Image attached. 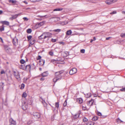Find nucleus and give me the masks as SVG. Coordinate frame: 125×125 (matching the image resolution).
I'll list each match as a JSON object with an SVG mask.
<instances>
[{"label":"nucleus","mask_w":125,"mask_h":125,"mask_svg":"<svg viewBox=\"0 0 125 125\" xmlns=\"http://www.w3.org/2000/svg\"><path fill=\"white\" fill-rule=\"evenodd\" d=\"M27 103L24 101H23L22 102V109L24 110H26L28 108L27 104L29 105L31 104V103H29V102H30V100H28L27 101Z\"/></svg>","instance_id":"obj_1"},{"label":"nucleus","mask_w":125,"mask_h":125,"mask_svg":"<svg viewBox=\"0 0 125 125\" xmlns=\"http://www.w3.org/2000/svg\"><path fill=\"white\" fill-rule=\"evenodd\" d=\"M43 34H44V38L45 39L47 38H51L52 37V34L50 32H45L43 33Z\"/></svg>","instance_id":"obj_2"},{"label":"nucleus","mask_w":125,"mask_h":125,"mask_svg":"<svg viewBox=\"0 0 125 125\" xmlns=\"http://www.w3.org/2000/svg\"><path fill=\"white\" fill-rule=\"evenodd\" d=\"M64 77L61 75H60L58 76H55V77L53 79V81L54 83L56 82L58 80H60L62 79H63Z\"/></svg>","instance_id":"obj_3"},{"label":"nucleus","mask_w":125,"mask_h":125,"mask_svg":"<svg viewBox=\"0 0 125 125\" xmlns=\"http://www.w3.org/2000/svg\"><path fill=\"white\" fill-rule=\"evenodd\" d=\"M4 49L8 53H10L11 52V49L7 45H4Z\"/></svg>","instance_id":"obj_4"},{"label":"nucleus","mask_w":125,"mask_h":125,"mask_svg":"<svg viewBox=\"0 0 125 125\" xmlns=\"http://www.w3.org/2000/svg\"><path fill=\"white\" fill-rule=\"evenodd\" d=\"M33 115L35 118H39L40 117V114L38 112H34L33 113Z\"/></svg>","instance_id":"obj_5"},{"label":"nucleus","mask_w":125,"mask_h":125,"mask_svg":"<svg viewBox=\"0 0 125 125\" xmlns=\"http://www.w3.org/2000/svg\"><path fill=\"white\" fill-rule=\"evenodd\" d=\"M77 72L76 69L75 68H73L70 70L69 73L70 75H73L76 73Z\"/></svg>","instance_id":"obj_6"},{"label":"nucleus","mask_w":125,"mask_h":125,"mask_svg":"<svg viewBox=\"0 0 125 125\" xmlns=\"http://www.w3.org/2000/svg\"><path fill=\"white\" fill-rule=\"evenodd\" d=\"M9 122L10 125H16V121L14 120L12 118L10 119Z\"/></svg>","instance_id":"obj_7"},{"label":"nucleus","mask_w":125,"mask_h":125,"mask_svg":"<svg viewBox=\"0 0 125 125\" xmlns=\"http://www.w3.org/2000/svg\"><path fill=\"white\" fill-rule=\"evenodd\" d=\"M94 101V100L93 99H91V100L87 102V105L89 106H92L93 105Z\"/></svg>","instance_id":"obj_8"},{"label":"nucleus","mask_w":125,"mask_h":125,"mask_svg":"<svg viewBox=\"0 0 125 125\" xmlns=\"http://www.w3.org/2000/svg\"><path fill=\"white\" fill-rule=\"evenodd\" d=\"M14 75L15 77L17 79H19L20 78V74L19 72H14Z\"/></svg>","instance_id":"obj_9"},{"label":"nucleus","mask_w":125,"mask_h":125,"mask_svg":"<svg viewBox=\"0 0 125 125\" xmlns=\"http://www.w3.org/2000/svg\"><path fill=\"white\" fill-rule=\"evenodd\" d=\"M80 115V113H76L73 116V117L72 118L73 120H74L77 119L79 117Z\"/></svg>","instance_id":"obj_10"},{"label":"nucleus","mask_w":125,"mask_h":125,"mask_svg":"<svg viewBox=\"0 0 125 125\" xmlns=\"http://www.w3.org/2000/svg\"><path fill=\"white\" fill-rule=\"evenodd\" d=\"M45 61L44 60L41 59L39 62V63L41 66L43 65L45 63Z\"/></svg>","instance_id":"obj_11"},{"label":"nucleus","mask_w":125,"mask_h":125,"mask_svg":"<svg viewBox=\"0 0 125 125\" xmlns=\"http://www.w3.org/2000/svg\"><path fill=\"white\" fill-rule=\"evenodd\" d=\"M0 23L3 24V25H9V23L8 21H1Z\"/></svg>","instance_id":"obj_12"},{"label":"nucleus","mask_w":125,"mask_h":125,"mask_svg":"<svg viewBox=\"0 0 125 125\" xmlns=\"http://www.w3.org/2000/svg\"><path fill=\"white\" fill-rule=\"evenodd\" d=\"M45 23V22L44 21H42L40 23H38L36 24V25L38 27H40L41 26L43 25Z\"/></svg>","instance_id":"obj_13"},{"label":"nucleus","mask_w":125,"mask_h":125,"mask_svg":"<svg viewBox=\"0 0 125 125\" xmlns=\"http://www.w3.org/2000/svg\"><path fill=\"white\" fill-rule=\"evenodd\" d=\"M63 73V71H62L56 72L55 73V76H58L60 75H61Z\"/></svg>","instance_id":"obj_14"},{"label":"nucleus","mask_w":125,"mask_h":125,"mask_svg":"<svg viewBox=\"0 0 125 125\" xmlns=\"http://www.w3.org/2000/svg\"><path fill=\"white\" fill-rule=\"evenodd\" d=\"M19 15V14H16L14 15H12V17H10V19L12 20L15 19L18 17Z\"/></svg>","instance_id":"obj_15"},{"label":"nucleus","mask_w":125,"mask_h":125,"mask_svg":"<svg viewBox=\"0 0 125 125\" xmlns=\"http://www.w3.org/2000/svg\"><path fill=\"white\" fill-rule=\"evenodd\" d=\"M44 35L43 34V33L40 36H39L38 37V38L39 40H42L43 39H44L45 38H44Z\"/></svg>","instance_id":"obj_16"},{"label":"nucleus","mask_w":125,"mask_h":125,"mask_svg":"<svg viewBox=\"0 0 125 125\" xmlns=\"http://www.w3.org/2000/svg\"><path fill=\"white\" fill-rule=\"evenodd\" d=\"M9 1L10 3H11L14 4H15L17 2V1L16 0H9Z\"/></svg>","instance_id":"obj_17"},{"label":"nucleus","mask_w":125,"mask_h":125,"mask_svg":"<svg viewBox=\"0 0 125 125\" xmlns=\"http://www.w3.org/2000/svg\"><path fill=\"white\" fill-rule=\"evenodd\" d=\"M48 75V73L47 72H44L43 73L42 75L43 77H45L47 76Z\"/></svg>","instance_id":"obj_18"},{"label":"nucleus","mask_w":125,"mask_h":125,"mask_svg":"<svg viewBox=\"0 0 125 125\" xmlns=\"http://www.w3.org/2000/svg\"><path fill=\"white\" fill-rule=\"evenodd\" d=\"M106 3L107 4L110 5L112 3V0H108L105 1Z\"/></svg>","instance_id":"obj_19"},{"label":"nucleus","mask_w":125,"mask_h":125,"mask_svg":"<svg viewBox=\"0 0 125 125\" xmlns=\"http://www.w3.org/2000/svg\"><path fill=\"white\" fill-rule=\"evenodd\" d=\"M31 69V66L30 65H27L25 67V70L27 69L29 70L30 71Z\"/></svg>","instance_id":"obj_20"},{"label":"nucleus","mask_w":125,"mask_h":125,"mask_svg":"<svg viewBox=\"0 0 125 125\" xmlns=\"http://www.w3.org/2000/svg\"><path fill=\"white\" fill-rule=\"evenodd\" d=\"M35 42V39H32L30 41V43L31 44H33Z\"/></svg>","instance_id":"obj_21"},{"label":"nucleus","mask_w":125,"mask_h":125,"mask_svg":"<svg viewBox=\"0 0 125 125\" xmlns=\"http://www.w3.org/2000/svg\"><path fill=\"white\" fill-rule=\"evenodd\" d=\"M77 101L80 104L82 103L83 102V99L81 98L77 99Z\"/></svg>","instance_id":"obj_22"},{"label":"nucleus","mask_w":125,"mask_h":125,"mask_svg":"<svg viewBox=\"0 0 125 125\" xmlns=\"http://www.w3.org/2000/svg\"><path fill=\"white\" fill-rule=\"evenodd\" d=\"M72 33V31L71 30L68 31L66 32V34L68 35H71Z\"/></svg>","instance_id":"obj_23"},{"label":"nucleus","mask_w":125,"mask_h":125,"mask_svg":"<svg viewBox=\"0 0 125 125\" xmlns=\"http://www.w3.org/2000/svg\"><path fill=\"white\" fill-rule=\"evenodd\" d=\"M55 107L57 108V109L58 108L59 106V103L58 102H56L55 103Z\"/></svg>","instance_id":"obj_24"},{"label":"nucleus","mask_w":125,"mask_h":125,"mask_svg":"<svg viewBox=\"0 0 125 125\" xmlns=\"http://www.w3.org/2000/svg\"><path fill=\"white\" fill-rule=\"evenodd\" d=\"M63 10L62 8H56L54 9L53 11H60L62 10Z\"/></svg>","instance_id":"obj_25"},{"label":"nucleus","mask_w":125,"mask_h":125,"mask_svg":"<svg viewBox=\"0 0 125 125\" xmlns=\"http://www.w3.org/2000/svg\"><path fill=\"white\" fill-rule=\"evenodd\" d=\"M98 119V118L97 117L94 116L92 118V120L93 121H96Z\"/></svg>","instance_id":"obj_26"},{"label":"nucleus","mask_w":125,"mask_h":125,"mask_svg":"<svg viewBox=\"0 0 125 125\" xmlns=\"http://www.w3.org/2000/svg\"><path fill=\"white\" fill-rule=\"evenodd\" d=\"M91 96V94L90 93H88L86 95H85L86 98H88L90 97Z\"/></svg>","instance_id":"obj_27"},{"label":"nucleus","mask_w":125,"mask_h":125,"mask_svg":"<svg viewBox=\"0 0 125 125\" xmlns=\"http://www.w3.org/2000/svg\"><path fill=\"white\" fill-rule=\"evenodd\" d=\"M4 26L3 25H2L1 26V28H0V31H3L4 30Z\"/></svg>","instance_id":"obj_28"},{"label":"nucleus","mask_w":125,"mask_h":125,"mask_svg":"<svg viewBox=\"0 0 125 125\" xmlns=\"http://www.w3.org/2000/svg\"><path fill=\"white\" fill-rule=\"evenodd\" d=\"M25 65H21L20 66V68L24 70L25 68Z\"/></svg>","instance_id":"obj_29"},{"label":"nucleus","mask_w":125,"mask_h":125,"mask_svg":"<svg viewBox=\"0 0 125 125\" xmlns=\"http://www.w3.org/2000/svg\"><path fill=\"white\" fill-rule=\"evenodd\" d=\"M32 31V30L31 29H28L27 30V32L28 33H31Z\"/></svg>","instance_id":"obj_30"},{"label":"nucleus","mask_w":125,"mask_h":125,"mask_svg":"<svg viewBox=\"0 0 125 125\" xmlns=\"http://www.w3.org/2000/svg\"><path fill=\"white\" fill-rule=\"evenodd\" d=\"M61 31V30L59 29H57L52 30L53 31L59 32Z\"/></svg>","instance_id":"obj_31"},{"label":"nucleus","mask_w":125,"mask_h":125,"mask_svg":"<svg viewBox=\"0 0 125 125\" xmlns=\"http://www.w3.org/2000/svg\"><path fill=\"white\" fill-rule=\"evenodd\" d=\"M27 94L25 92H23L22 94V97H25L27 96Z\"/></svg>","instance_id":"obj_32"},{"label":"nucleus","mask_w":125,"mask_h":125,"mask_svg":"<svg viewBox=\"0 0 125 125\" xmlns=\"http://www.w3.org/2000/svg\"><path fill=\"white\" fill-rule=\"evenodd\" d=\"M32 36L31 35H30L29 36H28L27 37V38H28V41H30L31 39L32 38Z\"/></svg>","instance_id":"obj_33"},{"label":"nucleus","mask_w":125,"mask_h":125,"mask_svg":"<svg viewBox=\"0 0 125 125\" xmlns=\"http://www.w3.org/2000/svg\"><path fill=\"white\" fill-rule=\"evenodd\" d=\"M87 125H94V123L93 122H90L87 123Z\"/></svg>","instance_id":"obj_34"},{"label":"nucleus","mask_w":125,"mask_h":125,"mask_svg":"<svg viewBox=\"0 0 125 125\" xmlns=\"http://www.w3.org/2000/svg\"><path fill=\"white\" fill-rule=\"evenodd\" d=\"M24 84L23 83H22L21 85V87L20 88L21 89H23L24 88Z\"/></svg>","instance_id":"obj_35"},{"label":"nucleus","mask_w":125,"mask_h":125,"mask_svg":"<svg viewBox=\"0 0 125 125\" xmlns=\"http://www.w3.org/2000/svg\"><path fill=\"white\" fill-rule=\"evenodd\" d=\"M25 62V61L23 59H21L20 60V62L22 64L24 63Z\"/></svg>","instance_id":"obj_36"},{"label":"nucleus","mask_w":125,"mask_h":125,"mask_svg":"<svg viewBox=\"0 0 125 125\" xmlns=\"http://www.w3.org/2000/svg\"><path fill=\"white\" fill-rule=\"evenodd\" d=\"M67 100H66L64 103L63 105L64 106H66L67 105Z\"/></svg>","instance_id":"obj_37"},{"label":"nucleus","mask_w":125,"mask_h":125,"mask_svg":"<svg viewBox=\"0 0 125 125\" xmlns=\"http://www.w3.org/2000/svg\"><path fill=\"white\" fill-rule=\"evenodd\" d=\"M88 121V119L84 117L83 119V121L84 122H86Z\"/></svg>","instance_id":"obj_38"},{"label":"nucleus","mask_w":125,"mask_h":125,"mask_svg":"<svg viewBox=\"0 0 125 125\" xmlns=\"http://www.w3.org/2000/svg\"><path fill=\"white\" fill-rule=\"evenodd\" d=\"M120 91L122 92H125V87L120 89Z\"/></svg>","instance_id":"obj_39"},{"label":"nucleus","mask_w":125,"mask_h":125,"mask_svg":"<svg viewBox=\"0 0 125 125\" xmlns=\"http://www.w3.org/2000/svg\"><path fill=\"white\" fill-rule=\"evenodd\" d=\"M97 114L98 116H101L102 115L101 113L99 112H97Z\"/></svg>","instance_id":"obj_40"},{"label":"nucleus","mask_w":125,"mask_h":125,"mask_svg":"<svg viewBox=\"0 0 125 125\" xmlns=\"http://www.w3.org/2000/svg\"><path fill=\"white\" fill-rule=\"evenodd\" d=\"M117 13V12L116 11L114 10L112 12H111L110 13V14H116Z\"/></svg>","instance_id":"obj_41"},{"label":"nucleus","mask_w":125,"mask_h":125,"mask_svg":"<svg viewBox=\"0 0 125 125\" xmlns=\"http://www.w3.org/2000/svg\"><path fill=\"white\" fill-rule=\"evenodd\" d=\"M83 109L84 110H87V108L86 106H83Z\"/></svg>","instance_id":"obj_42"},{"label":"nucleus","mask_w":125,"mask_h":125,"mask_svg":"<svg viewBox=\"0 0 125 125\" xmlns=\"http://www.w3.org/2000/svg\"><path fill=\"white\" fill-rule=\"evenodd\" d=\"M23 19L25 21H27L28 20V19L26 17H24L23 18Z\"/></svg>","instance_id":"obj_43"},{"label":"nucleus","mask_w":125,"mask_h":125,"mask_svg":"<svg viewBox=\"0 0 125 125\" xmlns=\"http://www.w3.org/2000/svg\"><path fill=\"white\" fill-rule=\"evenodd\" d=\"M49 53L50 55L51 56H52L53 54V52L52 51H50L49 52Z\"/></svg>","instance_id":"obj_44"},{"label":"nucleus","mask_w":125,"mask_h":125,"mask_svg":"<svg viewBox=\"0 0 125 125\" xmlns=\"http://www.w3.org/2000/svg\"><path fill=\"white\" fill-rule=\"evenodd\" d=\"M51 41L53 42H55L56 41V39H52Z\"/></svg>","instance_id":"obj_45"},{"label":"nucleus","mask_w":125,"mask_h":125,"mask_svg":"<svg viewBox=\"0 0 125 125\" xmlns=\"http://www.w3.org/2000/svg\"><path fill=\"white\" fill-rule=\"evenodd\" d=\"M28 79V78H23V82H24V83H25L27 81V80Z\"/></svg>","instance_id":"obj_46"},{"label":"nucleus","mask_w":125,"mask_h":125,"mask_svg":"<svg viewBox=\"0 0 125 125\" xmlns=\"http://www.w3.org/2000/svg\"><path fill=\"white\" fill-rule=\"evenodd\" d=\"M117 122H118V123H120V121H121V120L119 118H118L116 120Z\"/></svg>","instance_id":"obj_47"},{"label":"nucleus","mask_w":125,"mask_h":125,"mask_svg":"<svg viewBox=\"0 0 125 125\" xmlns=\"http://www.w3.org/2000/svg\"><path fill=\"white\" fill-rule=\"evenodd\" d=\"M117 122H118V123H120V121H121V120L119 118H118L116 120Z\"/></svg>","instance_id":"obj_48"},{"label":"nucleus","mask_w":125,"mask_h":125,"mask_svg":"<svg viewBox=\"0 0 125 125\" xmlns=\"http://www.w3.org/2000/svg\"><path fill=\"white\" fill-rule=\"evenodd\" d=\"M41 57L40 55H39L38 56V58H37V60H40L41 59Z\"/></svg>","instance_id":"obj_49"},{"label":"nucleus","mask_w":125,"mask_h":125,"mask_svg":"<svg viewBox=\"0 0 125 125\" xmlns=\"http://www.w3.org/2000/svg\"><path fill=\"white\" fill-rule=\"evenodd\" d=\"M80 52L82 53H84L85 52V50L84 49H82L81 50Z\"/></svg>","instance_id":"obj_50"},{"label":"nucleus","mask_w":125,"mask_h":125,"mask_svg":"<svg viewBox=\"0 0 125 125\" xmlns=\"http://www.w3.org/2000/svg\"><path fill=\"white\" fill-rule=\"evenodd\" d=\"M52 18H56L57 19V20H60V18L59 17H52Z\"/></svg>","instance_id":"obj_51"},{"label":"nucleus","mask_w":125,"mask_h":125,"mask_svg":"<svg viewBox=\"0 0 125 125\" xmlns=\"http://www.w3.org/2000/svg\"><path fill=\"white\" fill-rule=\"evenodd\" d=\"M59 48H55L54 49V50H55V51L56 52H58L59 50Z\"/></svg>","instance_id":"obj_52"},{"label":"nucleus","mask_w":125,"mask_h":125,"mask_svg":"<svg viewBox=\"0 0 125 125\" xmlns=\"http://www.w3.org/2000/svg\"><path fill=\"white\" fill-rule=\"evenodd\" d=\"M12 42L14 45H15V44L16 42L14 41V39H13L12 40Z\"/></svg>","instance_id":"obj_53"},{"label":"nucleus","mask_w":125,"mask_h":125,"mask_svg":"<svg viewBox=\"0 0 125 125\" xmlns=\"http://www.w3.org/2000/svg\"><path fill=\"white\" fill-rule=\"evenodd\" d=\"M40 80L41 81H43L44 80V77H42L40 79Z\"/></svg>","instance_id":"obj_54"},{"label":"nucleus","mask_w":125,"mask_h":125,"mask_svg":"<svg viewBox=\"0 0 125 125\" xmlns=\"http://www.w3.org/2000/svg\"><path fill=\"white\" fill-rule=\"evenodd\" d=\"M121 36L122 37H123L125 36V34H122L121 35Z\"/></svg>","instance_id":"obj_55"},{"label":"nucleus","mask_w":125,"mask_h":125,"mask_svg":"<svg viewBox=\"0 0 125 125\" xmlns=\"http://www.w3.org/2000/svg\"><path fill=\"white\" fill-rule=\"evenodd\" d=\"M112 3L116 2L117 0H112Z\"/></svg>","instance_id":"obj_56"},{"label":"nucleus","mask_w":125,"mask_h":125,"mask_svg":"<svg viewBox=\"0 0 125 125\" xmlns=\"http://www.w3.org/2000/svg\"><path fill=\"white\" fill-rule=\"evenodd\" d=\"M23 2L24 3H25L26 4H28V2H27V1H23Z\"/></svg>","instance_id":"obj_57"},{"label":"nucleus","mask_w":125,"mask_h":125,"mask_svg":"<svg viewBox=\"0 0 125 125\" xmlns=\"http://www.w3.org/2000/svg\"><path fill=\"white\" fill-rule=\"evenodd\" d=\"M0 39L1 40V42L2 43H3V40L2 38H1V37H0Z\"/></svg>","instance_id":"obj_58"},{"label":"nucleus","mask_w":125,"mask_h":125,"mask_svg":"<svg viewBox=\"0 0 125 125\" xmlns=\"http://www.w3.org/2000/svg\"><path fill=\"white\" fill-rule=\"evenodd\" d=\"M93 95L94 97H96L97 96V94H94Z\"/></svg>","instance_id":"obj_59"},{"label":"nucleus","mask_w":125,"mask_h":125,"mask_svg":"<svg viewBox=\"0 0 125 125\" xmlns=\"http://www.w3.org/2000/svg\"><path fill=\"white\" fill-rule=\"evenodd\" d=\"M0 73L1 74H3V73H5V72L4 71H1Z\"/></svg>","instance_id":"obj_60"},{"label":"nucleus","mask_w":125,"mask_h":125,"mask_svg":"<svg viewBox=\"0 0 125 125\" xmlns=\"http://www.w3.org/2000/svg\"><path fill=\"white\" fill-rule=\"evenodd\" d=\"M31 121H30L28 122L27 124L28 125H30V124H31Z\"/></svg>","instance_id":"obj_61"},{"label":"nucleus","mask_w":125,"mask_h":125,"mask_svg":"<svg viewBox=\"0 0 125 125\" xmlns=\"http://www.w3.org/2000/svg\"><path fill=\"white\" fill-rule=\"evenodd\" d=\"M111 38V37H108L106 38V40H109Z\"/></svg>","instance_id":"obj_62"},{"label":"nucleus","mask_w":125,"mask_h":125,"mask_svg":"<svg viewBox=\"0 0 125 125\" xmlns=\"http://www.w3.org/2000/svg\"><path fill=\"white\" fill-rule=\"evenodd\" d=\"M3 11L2 10H0V14H1L3 13Z\"/></svg>","instance_id":"obj_63"},{"label":"nucleus","mask_w":125,"mask_h":125,"mask_svg":"<svg viewBox=\"0 0 125 125\" xmlns=\"http://www.w3.org/2000/svg\"><path fill=\"white\" fill-rule=\"evenodd\" d=\"M122 13L123 14H125V11H122Z\"/></svg>","instance_id":"obj_64"}]
</instances>
